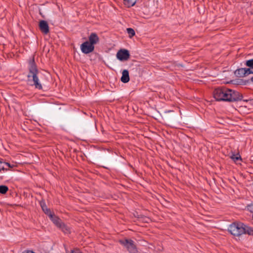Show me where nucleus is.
Segmentation results:
<instances>
[{
  "mask_svg": "<svg viewBox=\"0 0 253 253\" xmlns=\"http://www.w3.org/2000/svg\"><path fill=\"white\" fill-rule=\"evenodd\" d=\"M64 246L65 248H66V246L65 245ZM65 251H66V252L67 253L68 250H67V249L66 248H65Z\"/></svg>",
  "mask_w": 253,
  "mask_h": 253,
  "instance_id": "obj_26",
  "label": "nucleus"
},
{
  "mask_svg": "<svg viewBox=\"0 0 253 253\" xmlns=\"http://www.w3.org/2000/svg\"><path fill=\"white\" fill-rule=\"evenodd\" d=\"M22 253H35L34 252L31 251H24Z\"/></svg>",
  "mask_w": 253,
  "mask_h": 253,
  "instance_id": "obj_23",
  "label": "nucleus"
},
{
  "mask_svg": "<svg viewBox=\"0 0 253 253\" xmlns=\"http://www.w3.org/2000/svg\"><path fill=\"white\" fill-rule=\"evenodd\" d=\"M49 217L53 222V223L58 227L62 222V220L59 217L56 216L54 213L49 215Z\"/></svg>",
  "mask_w": 253,
  "mask_h": 253,
  "instance_id": "obj_9",
  "label": "nucleus"
},
{
  "mask_svg": "<svg viewBox=\"0 0 253 253\" xmlns=\"http://www.w3.org/2000/svg\"><path fill=\"white\" fill-rule=\"evenodd\" d=\"M8 190V188L5 185H0V193L4 194Z\"/></svg>",
  "mask_w": 253,
  "mask_h": 253,
  "instance_id": "obj_15",
  "label": "nucleus"
},
{
  "mask_svg": "<svg viewBox=\"0 0 253 253\" xmlns=\"http://www.w3.org/2000/svg\"><path fill=\"white\" fill-rule=\"evenodd\" d=\"M39 28L41 31L44 34H47L49 31L48 24L47 22L44 20H41L40 22Z\"/></svg>",
  "mask_w": 253,
  "mask_h": 253,
  "instance_id": "obj_7",
  "label": "nucleus"
},
{
  "mask_svg": "<svg viewBox=\"0 0 253 253\" xmlns=\"http://www.w3.org/2000/svg\"><path fill=\"white\" fill-rule=\"evenodd\" d=\"M228 231L233 236L240 237L243 234L253 236V227L241 222H234L229 225Z\"/></svg>",
  "mask_w": 253,
  "mask_h": 253,
  "instance_id": "obj_3",
  "label": "nucleus"
},
{
  "mask_svg": "<svg viewBox=\"0 0 253 253\" xmlns=\"http://www.w3.org/2000/svg\"><path fill=\"white\" fill-rule=\"evenodd\" d=\"M235 74L239 77H243L246 76V71L245 68H240L235 71Z\"/></svg>",
  "mask_w": 253,
  "mask_h": 253,
  "instance_id": "obj_12",
  "label": "nucleus"
},
{
  "mask_svg": "<svg viewBox=\"0 0 253 253\" xmlns=\"http://www.w3.org/2000/svg\"><path fill=\"white\" fill-rule=\"evenodd\" d=\"M121 81L124 83H127L129 81V73L127 70H123Z\"/></svg>",
  "mask_w": 253,
  "mask_h": 253,
  "instance_id": "obj_10",
  "label": "nucleus"
},
{
  "mask_svg": "<svg viewBox=\"0 0 253 253\" xmlns=\"http://www.w3.org/2000/svg\"><path fill=\"white\" fill-rule=\"evenodd\" d=\"M137 0H123L124 4L127 7L133 6Z\"/></svg>",
  "mask_w": 253,
  "mask_h": 253,
  "instance_id": "obj_14",
  "label": "nucleus"
},
{
  "mask_svg": "<svg viewBox=\"0 0 253 253\" xmlns=\"http://www.w3.org/2000/svg\"><path fill=\"white\" fill-rule=\"evenodd\" d=\"M245 64L247 66L253 69V59L247 60Z\"/></svg>",
  "mask_w": 253,
  "mask_h": 253,
  "instance_id": "obj_18",
  "label": "nucleus"
},
{
  "mask_svg": "<svg viewBox=\"0 0 253 253\" xmlns=\"http://www.w3.org/2000/svg\"><path fill=\"white\" fill-rule=\"evenodd\" d=\"M3 164H4L5 165H6L7 166H8L9 168H13V166H12L10 163H7V162H4V163H3Z\"/></svg>",
  "mask_w": 253,
  "mask_h": 253,
  "instance_id": "obj_21",
  "label": "nucleus"
},
{
  "mask_svg": "<svg viewBox=\"0 0 253 253\" xmlns=\"http://www.w3.org/2000/svg\"><path fill=\"white\" fill-rule=\"evenodd\" d=\"M2 167H4V166H1V165H0V168Z\"/></svg>",
  "mask_w": 253,
  "mask_h": 253,
  "instance_id": "obj_27",
  "label": "nucleus"
},
{
  "mask_svg": "<svg viewBox=\"0 0 253 253\" xmlns=\"http://www.w3.org/2000/svg\"><path fill=\"white\" fill-rule=\"evenodd\" d=\"M58 228L66 234L70 233V228L63 222H61Z\"/></svg>",
  "mask_w": 253,
  "mask_h": 253,
  "instance_id": "obj_13",
  "label": "nucleus"
},
{
  "mask_svg": "<svg viewBox=\"0 0 253 253\" xmlns=\"http://www.w3.org/2000/svg\"><path fill=\"white\" fill-rule=\"evenodd\" d=\"M231 158L234 161V162H237V161L240 160H241L242 159H241V157L240 156V155L239 154H237V155H235V154H233L231 156Z\"/></svg>",
  "mask_w": 253,
  "mask_h": 253,
  "instance_id": "obj_17",
  "label": "nucleus"
},
{
  "mask_svg": "<svg viewBox=\"0 0 253 253\" xmlns=\"http://www.w3.org/2000/svg\"><path fill=\"white\" fill-rule=\"evenodd\" d=\"M70 253H82V252L78 248H75L71 251Z\"/></svg>",
  "mask_w": 253,
  "mask_h": 253,
  "instance_id": "obj_20",
  "label": "nucleus"
},
{
  "mask_svg": "<svg viewBox=\"0 0 253 253\" xmlns=\"http://www.w3.org/2000/svg\"><path fill=\"white\" fill-rule=\"evenodd\" d=\"M130 54L127 49H121L117 53V57L120 61H126L129 59Z\"/></svg>",
  "mask_w": 253,
  "mask_h": 253,
  "instance_id": "obj_6",
  "label": "nucleus"
},
{
  "mask_svg": "<svg viewBox=\"0 0 253 253\" xmlns=\"http://www.w3.org/2000/svg\"><path fill=\"white\" fill-rule=\"evenodd\" d=\"M41 206L43 212L48 216L53 213L51 212L49 209H48L44 202H41Z\"/></svg>",
  "mask_w": 253,
  "mask_h": 253,
  "instance_id": "obj_11",
  "label": "nucleus"
},
{
  "mask_svg": "<svg viewBox=\"0 0 253 253\" xmlns=\"http://www.w3.org/2000/svg\"><path fill=\"white\" fill-rule=\"evenodd\" d=\"M213 96L216 100L219 101L237 102L243 98V95L239 92L225 86L214 89Z\"/></svg>",
  "mask_w": 253,
  "mask_h": 253,
  "instance_id": "obj_1",
  "label": "nucleus"
},
{
  "mask_svg": "<svg viewBox=\"0 0 253 253\" xmlns=\"http://www.w3.org/2000/svg\"><path fill=\"white\" fill-rule=\"evenodd\" d=\"M99 41V38L97 35L95 33H91L88 37V41L87 42L91 45H94L98 43Z\"/></svg>",
  "mask_w": 253,
  "mask_h": 253,
  "instance_id": "obj_8",
  "label": "nucleus"
},
{
  "mask_svg": "<svg viewBox=\"0 0 253 253\" xmlns=\"http://www.w3.org/2000/svg\"><path fill=\"white\" fill-rule=\"evenodd\" d=\"M81 49L83 53L88 54L94 50V45H91L86 41L81 45Z\"/></svg>",
  "mask_w": 253,
  "mask_h": 253,
  "instance_id": "obj_5",
  "label": "nucleus"
},
{
  "mask_svg": "<svg viewBox=\"0 0 253 253\" xmlns=\"http://www.w3.org/2000/svg\"><path fill=\"white\" fill-rule=\"evenodd\" d=\"M28 71L27 78L30 85L34 86L36 89H42V86L39 79L40 71L35 63L34 57L29 61Z\"/></svg>",
  "mask_w": 253,
  "mask_h": 253,
  "instance_id": "obj_2",
  "label": "nucleus"
},
{
  "mask_svg": "<svg viewBox=\"0 0 253 253\" xmlns=\"http://www.w3.org/2000/svg\"><path fill=\"white\" fill-rule=\"evenodd\" d=\"M126 31L129 35V37L130 38L133 37L135 34L134 30L131 28H127Z\"/></svg>",
  "mask_w": 253,
  "mask_h": 253,
  "instance_id": "obj_16",
  "label": "nucleus"
},
{
  "mask_svg": "<svg viewBox=\"0 0 253 253\" xmlns=\"http://www.w3.org/2000/svg\"><path fill=\"white\" fill-rule=\"evenodd\" d=\"M120 243L127 249L129 253H137L136 246L132 240L125 239V240H120Z\"/></svg>",
  "mask_w": 253,
  "mask_h": 253,
  "instance_id": "obj_4",
  "label": "nucleus"
},
{
  "mask_svg": "<svg viewBox=\"0 0 253 253\" xmlns=\"http://www.w3.org/2000/svg\"><path fill=\"white\" fill-rule=\"evenodd\" d=\"M246 71V76L251 74H253V69L250 68H245Z\"/></svg>",
  "mask_w": 253,
  "mask_h": 253,
  "instance_id": "obj_19",
  "label": "nucleus"
},
{
  "mask_svg": "<svg viewBox=\"0 0 253 253\" xmlns=\"http://www.w3.org/2000/svg\"><path fill=\"white\" fill-rule=\"evenodd\" d=\"M250 80L252 83H253V77L251 78Z\"/></svg>",
  "mask_w": 253,
  "mask_h": 253,
  "instance_id": "obj_25",
  "label": "nucleus"
},
{
  "mask_svg": "<svg viewBox=\"0 0 253 253\" xmlns=\"http://www.w3.org/2000/svg\"><path fill=\"white\" fill-rule=\"evenodd\" d=\"M8 170V169H5V168H4V167H0V171H1V170H3V171H4V170H6H6Z\"/></svg>",
  "mask_w": 253,
  "mask_h": 253,
  "instance_id": "obj_22",
  "label": "nucleus"
},
{
  "mask_svg": "<svg viewBox=\"0 0 253 253\" xmlns=\"http://www.w3.org/2000/svg\"><path fill=\"white\" fill-rule=\"evenodd\" d=\"M3 163H4V161H3V159H0V165L3 164Z\"/></svg>",
  "mask_w": 253,
  "mask_h": 253,
  "instance_id": "obj_24",
  "label": "nucleus"
}]
</instances>
